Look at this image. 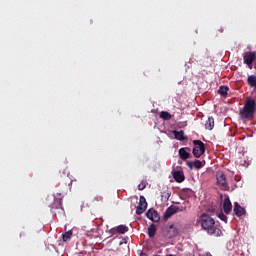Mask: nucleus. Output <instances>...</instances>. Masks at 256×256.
I'll return each mask as SVG.
<instances>
[{
  "label": "nucleus",
  "instance_id": "nucleus-1",
  "mask_svg": "<svg viewBox=\"0 0 256 256\" xmlns=\"http://www.w3.org/2000/svg\"><path fill=\"white\" fill-rule=\"evenodd\" d=\"M199 223L204 231H207L208 235L213 237H221L223 232L217 226H215V219H213L209 214H202L199 218Z\"/></svg>",
  "mask_w": 256,
  "mask_h": 256
},
{
  "label": "nucleus",
  "instance_id": "nucleus-2",
  "mask_svg": "<svg viewBox=\"0 0 256 256\" xmlns=\"http://www.w3.org/2000/svg\"><path fill=\"white\" fill-rule=\"evenodd\" d=\"M256 102L253 98H246L243 109L240 110L241 119L251 121L255 117Z\"/></svg>",
  "mask_w": 256,
  "mask_h": 256
},
{
  "label": "nucleus",
  "instance_id": "nucleus-3",
  "mask_svg": "<svg viewBox=\"0 0 256 256\" xmlns=\"http://www.w3.org/2000/svg\"><path fill=\"white\" fill-rule=\"evenodd\" d=\"M193 145L195 147L192 150V153L196 159H199L201 155L205 154V144L201 140H193Z\"/></svg>",
  "mask_w": 256,
  "mask_h": 256
},
{
  "label": "nucleus",
  "instance_id": "nucleus-4",
  "mask_svg": "<svg viewBox=\"0 0 256 256\" xmlns=\"http://www.w3.org/2000/svg\"><path fill=\"white\" fill-rule=\"evenodd\" d=\"M162 233L166 239H173V237H177V235H179V228L171 224L169 226H165Z\"/></svg>",
  "mask_w": 256,
  "mask_h": 256
},
{
  "label": "nucleus",
  "instance_id": "nucleus-5",
  "mask_svg": "<svg viewBox=\"0 0 256 256\" xmlns=\"http://www.w3.org/2000/svg\"><path fill=\"white\" fill-rule=\"evenodd\" d=\"M216 179L218 185L224 189V191H229V184H227V178L225 177V173L223 172H217Z\"/></svg>",
  "mask_w": 256,
  "mask_h": 256
},
{
  "label": "nucleus",
  "instance_id": "nucleus-6",
  "mask_svg": "<svg viewBox=\"0 0 256 256\" xmlns=\"http://www.w3.org/2000/svg\"><path fill=\"white\" fill-rule=\"evenodd\" d=\"M147 211V200L145 196H140L138 206L136 207V215H143Z\"/></svg>",
  "mask_w": 256,
  "mask_h": 256
},
{
  "label": "nucleus",
  "instance_id": "nucleus-7",
  "mask_svg": "<svg viewBox=\"0 0 256 256\" xmlns=\"http://www.w3.org/2000/svg\"><path fill=\"white\" fill-rule=\"evenodd\" d=\"M244 63L248 65L250 69H253V61L256 59L255 52H246L244 53Z\"/></svg>",
  "mask_w": 256,
  "mask_h": 256
},
{
  "label": "nucleus",
  "instance_id": "nucleus-8",
  "mask_svg": "<svg viewBox=\"0 0 256 256\" xmlns=\"http://www.w3.org/2000/svg\"><path fill=\"white\" fill-rule=\"evenodd\" d=\"M146 217L147 219H150V221H153L154 223H157V221L161 219V217L159 216V213L153 208L147 211Z\"/></svg>",
  "mask_w": 256,
  "mask_h": 256
},
{
  "label": "nucleus",
  "instance_id": "nucleus-9",
  "mask_svg": "<svg viewBox=\"0 0 256 256\" xmlns=\"http://www.w3.org/2000/svg\"><path fill=\"white\" fill-rule=\"evenodd\" d=\"M178 211L179 206H169L164 213V219H171V217H173V215H175V213H177Z\"/></svg>",
  "mask_w": 256,
  "mask_h": 256
},
{
  "label": "nucleus",
  "instance_id": "nucleus-10",
  "mask_svg": "<svg viewBox=\"0 0 256 256\" xmlns=\"http://www.w3.org/2000/svg\"><path fill=\"white\" fill-rule=\"evenodd\" d=\"M129 231V227L126 225H119L116 228L110 229L111 235H115L116 233H119L120 235H125Z\"/></svg>",
  "mask_w": 256,
  "mask_h": 256
},
{
  "label": "nucleus",
  "instance_id": "nucleus-11",
  "mask_svg": "<svg viewBox=\"0 0 256 256\" xmlns=\"http://www.w3.org/2000/svg\"><path fill=\"white\" fill-rule=\"evenodd\" d=\"M190 149L189 148H180L178 150V154H179V157L180 159H182V161H187V159H191V153L187 152L189 151Z\"/></svg>",
  "mask_w": 256,
  "mask_h": 256
},
{
  "label": "nucleus",
  "instance_id": "nucleus-12",
  "mask_svg": "<svg viewBox=\"0 0 256 256\" xmlns=\"http://www.w3.org/2000/svg\"><path fill=\"white\" fill-rule=\"evenodd\" d=\"M223 210L226 215H229V213L233 211V205L231 204V200L229 199V197L224 199Z\"/></svg>",
  "mask_w": 256,
  "mask_h": 256
},
{
  "label": "nucleus",
  "instance_id": "nucleus-13",
  "mask_svg": "<svg viewBox=\"0 0 256 256\" xmlns=\"http://www.w3.org/2000/svg\"><path fill=\"white\" fill-rule=\"evenodd\" d=\"M172 176L177 183H183V181H185V174L183 171H173Z\"/></svg>",
  "mask_w": 256,
  "mask_h": 256
},
{
  "label": "nucleus",
  "instance_id": "nucleus-14",
  "mask_svg": "<svg viewBox=\"0 0 256 256\" xmlns=\"http://www.w3.org/2000/svg\"><path fill=\"white\" fill-rule=\"evenodd\" d=\"M234 213L236 217H243V215L245 214V208L241 207L239 203H236L234 205Z\"/></svg>",
  "mask_w": 256,
  "mask_h": 256
},
{
  "label": "nucleus",
  "instance_id": "nucleus-15",
  "mask_svg": "<svg viewBox=\"0 0 256 256\" xmlns=\"http://www.w3.org/2000/svg\"><path fill=\"white\" fill-rule=\"evenodd\" d=\"M213 127H215V119L213 116H210L205 123V128L208 129V131H213Z\"/></svg>",
  "mask_w": 256,
  "mask_h": 256
},
{
  "label": "nucleus",
  "instance_id": "nucleus-16",
  "mask_svg": "<svg viewBox=\"0 0 256 256\" xmlns=\"http://www.w3.org/2000/svg\"><path fill=\"white\" fill-rule=\"evenodd\" d=\"M173 135L175 139H177V141H185V132L183 130H180V131L174 130Z\"/></svg>",
  "mask_w": 256,
  "mask_h": 256
},
{
  "label": "nucleus",
  "instance_id": "nucleus-17",
  "mask_svg": "<svg viewBox=\"0 0 256 256\" xmlns=\"http://www.w3.org/2000/svg\"><path fill=\"white\" fill-rule=\"evenodd\" d=\"M148 235L150 238L155 237V235H157V227L155 226V224H151L148 227Z\"/></svg>",
  "mask_w": 256,
  "mask_h": 256
},
{
  "label": "nucleus",
  "instance_id": "nucleus-18",
  "mask_svg": "<svg viewBox=\"0 0 256 256\" xmlns=\"http://www.w3.org/2000/svg\"><path fill=\"white\" fill-rule=\"evenodd\" d=\"M247 82L250 87H256V76L255 75L248 76Z\"/></svg>",
  "mask_w": 256,
  "mask_h": 256
},
{
  "label": "nucleus",
  "instance_id": "nucleus-19",
  "mask_svg": "<svg viewBox=\"0 0 256 256\" xmlns=\"http://www.w3.org/2000/svg\"><path fill=\"white\" fill-rule=\"evenodd\" d=\"M229 91V87L227 86H220L218 93L221 95V97H225L227 95V92Z\"/></svg>",
  "mask_w": 256,
  "mask_h": 256
},
{
  "label": "nucleus",
  "instance_id": "nucleus-20",
  "mask_svg": "<svg viewBox=\"0 0 256 256\" xmlns=\"http://www.w3.org/2000/svg\"><path fill=\"white\" fill-rule=\"evenodd\" d=\"M171 113L167 112V111H162L160 113V118L163 119L164 121H170L171 119Z\"/></svg>",
  "mask_w": 256,
  "mask_h": 256
},
{
  "label": "nucleus",
  "instance_id": "nucleus-21",
  "mask_svg": "<svg viewBox=\"0 0 256 256\" xmlns=\"http://www.w3.org/2000/svg\"><path fill=\"white\" fill-rule=\"evenodd\" d=\"M73 235V231L69 230L63 234V241L67 242L69 239H71V236Z\"/></svg>",
  "mask_w": 256,
  "mask_h": 256
},
{
  "label": "nucleus",
  "instance_id": "nucleus-22",
  "mask_svg": "<svg viewBox=\"0 0 256 256\" xmlns=\"http://www.w3.org/2000/svg\"><path fill=\"white\" fill-rule=\"evenodd\" d=\"M217 217L221 221H224V223H227V216L223 212H218L217 213Z\"/></svg>",
  "mask_w": 256,
  "mask_h": 256
},
{
  "label": "nucleus",
  "instance_id": "nucleus-23",
  "mask_svg": "<svg viewBox=\"0 0 256 256\" xmlns=\"http://www.w3.org/2000/svg\"><path fill=\"white\" fill-rule=\"evenodd\" d=\"M194 167L196 169H201V167H203V162H201V160H195L194 161Z\"/></svg>",
  "mask_w": 256,
  "mask_h": 256
},
{
  "label": "nucleus",
  "instance_id": "nucleus-24",
  "mask_svg": "<svg viewBox=\"0 0 256 256\" xmlns=\"http://www.w3.org/2000/svg\"><path fill=\"white\" fill-rule=\"evenodd\" d=\"M169 197H171V193L169 192L162 193V199H164L165 201H169Z\"/></svg>",
  "mask_w": 256,
  "mask_h": 256
},
{
  "label": "nucleus",
  "instance_id": "nucleus-25",
  "mask_svg": "<svg viewBox=\"0 0 256 256\" xmlns=\"http://www.w3.org/2000/svg\"><path fill=\"white\" fill-rule=\"evenodd\" d=\"M145 187H147V184H145V182H141V183L138 185L139 191H143V190L145 189Z\"/></svg>",
  "mask_w": 256,
  "mask_h": 256
},
{
  "label": "nucleus",
  "instance_id": "nucleus-26",
  "mask_svg": "<svg viewBox=\"0 0 256 256\" xmlns=\"http://www.w3.org/2000/svg\"><path fill=\"white\" fill-rule=\"evenodd\" d=\"M187 165L189 169H193V167H195L194 162H187Z\"/></svg>",
  "mask_w": 256,
  "mask_h": 256
},
{
  "label": "nucleus",
  "instance_id": "nucleus-27",
  "mask_svg": "<svg viewBox=\"0 0 256 256\" xmlns=\"http://www.w3.org/2000/svg\"><path fill=\"white\" fill-rule=\"evenodd\" d=\"M220 33H223V29L220 30Z\"/></svg>",
  "mask_w": 256,
  "mask_h": 256
}]
</instances>
